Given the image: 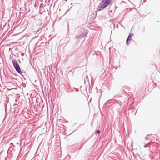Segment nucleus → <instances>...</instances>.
Instances as JSON below:
<instances>
[{
	"label": "nucleus",
	"instance_id": "f257e3e1",
	"mask_svg": "<svg viewBox=\"0 0 160 160\" xmlns=\"http://www.w3.org/2000/svg\"><path fill=\"white\" fill-rule=\"evenodd\" d=\"M112 0H102L98 6L99 10H102L110 4Z\"/></svg>",
	"mask_w": 160,
	"mask_h": 160
},
{
	"label": "nucleus",
	"instance_id": "39448f33",
	"mask_svg": "<svg viewBox=\"0 0 160 160\" xmlns=\"http://www.w3.org/2000/svg\"><path fill=\"white\" fill-rule=\"evenodd\" d=\"M100 130H97V131H96V132H97V133H98V134H99V133H100Z\"/></svg>",
	"mask_w": 160,
	"mask_h": 160
},
{
	"label": "nucleus",
	"instance_id": "f03ea898",
	"mask_svg": "<svg viewBox=\"0 0 160 160\" xmlns=\"http://www.w3.org/2000/svg\"><path fill=\"white\" fill-rule=\"evenodd\" d=\"M15 68L16 71L18 72L19 73L21 74L22 73V71L20 68V67L19 65L18 66H17L16 67H15Z\"/></svg>",
	"mask_w": 160,
	"mask_h": 160
},
{
	"label": "nucleus",
	"instance_id": "7ed1b4c3",
	"mask_svg": "<svg viewBox=\"0 0 160 160\" xmlns=\"http://www.w3.org/2000/svg\"><path fill=\"white\" fill-rule=\"evenodd\" d=\"M12 63L13 64V66L14 68H15V67H16L19 66V65H18V63L16 61L13 60L12 61Z\"/></svg>",
	"mask_w": 160,
	"mask_h": 160
},
{
	"label": "nucleus",
	"instance_id": "20e7f679",
	"mask_svg": "<svg viewBox=\"0 0 160 160\" xmlns=\"http://www.w3.org/2000/svg\"><path fill=\"white\" fill-rule=\"evenodd\" d=\"M133 34H130L126 42V43L127 45H128V41H130L131 39L132 35H133Z\"/></svg>",
	"mask_w": 160,
	"mask_h": 160
}]
</instances>
